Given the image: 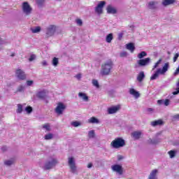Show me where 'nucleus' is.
I'll return each mask as SVG.
<instances>
[{
    "instance_id": "obj_46",
    "label": "nucleus",
    "mask_w": 179,
    "mask_h": 179,
    "mask_svg": "<svg viewBox=\"0 0 179 179\" xmlns=\"http://www.w3.org/2000/svg\"><path fill=\"white\" fill-rule=\"evenodd\" d=\"M164 105L167 107V106H170V99H166L164 100Z\"/></svg>"
},
{
    "instance_id": "obj_16",
    "label": "nucleus",
    "mask_w": 179,
    "mask_h": 179,
    "mask_svg": "<svg viewBox=\"0 0 179 179\" xmlns=\"http://www.w3.org/2000/svg\"><path fill=\"white\" fill-rule=\"evenodd\" d=\"M157 173H159L157 169L152 170L148 176V179H157Z\"/></svg>"
},
{
    "instance_id": "obj_18",
    "label": "nucleus",
    "mask_w": 179,
    "mask_h": 179,
    "mask_svg": "<svg viewBox=\"0 0 179 179\" xmlns=\"http://www.w3.org/2000/svg\"><path fill=\"white\" fill-rule=\"evenodd\" d=\"M36 96L41 100H45L47 94H45V91H40L36 94Z\"/></svg>"
},
{
    "instance_id": "obj_1",
    "label": "nucleus",
    "mask_w": 179,
    "mask_h": 179,
    "mask_svg": "<svg viewBox=\"0 0 179 179\" xmlns=\"http://www.w3.org/2000/svg\"><path fill=\"white\" fill-rule=\"evenodd\" d=\"M113 66H114V63L113 62V60L108 59V60L106 61L101 65L100 74L102 76H107L110 75V73L111 72V69H113Z\"/></svg>"
},
{
    "instance_id": "obj_8",
    "label": "nucleus",
    "mask_w": 179,
    "mask_h": 179,
    "mask_svg": "<svg viewBox=\"0 0 179 179\" xmlns=\"http://www.w3.org/2000/svg\"><path fill=\"white\" fill-rule=\"evenodd\" d=\"M65 108H66V106L62 102H59L57 103L55 111L58 115H61V114L64 113Z\"/></svg>"
},
{
    "instance_id": "obj_22",
    "label": "nucleus",
    "mask_w": 179,
    "mask_h": 179,
    "mask_svg": "<svg viewBox=\"0 0 179 179\" xmlns=\"http://www.w3.org/2000/svg\"><path fill=\"white\" fill-rule=\"evenodd\" d=\"M127 50H129L131 52H134L135 51V45L134 43H130L126 45Z\"/></svg>"
},
{
    "instance_id": "obj_6",
    "label": "nucleus",
    "mask_w": 179,
    "mask_h": 179,
    "mask_svg": "<svg viewBox=\"0 0 179 179\" xmlns=\"http://www.w3.org/2000/svg\"><path fill=\"white\" fill-rule=\"evenodd\" d=\"M57 31V26L54 24L49 25L45 29V38L52 37Z\"/></svg>"
},
{
    "instance_id": "obj_20",
    "label": "nucleus",
    "mask_w": 179,
    "mask_h": 179,
    "mask_svg": "<svg viewBox=\"0 0 179 179\" xmlns=\"http://www.w3.org/2000/svg\"><path fill=\"white\" fill-rule=\"evenodd\" d=\"M143 79H145V72L141 71L137 76V80L141 83L143 82Z\"/></svg>"
},
{
    "instance_id": "obj_13",
    "label": "nucleus",
    "mask_w": 179,
    "mask_h": 179,
    "mask_svg": "<svg viewBox=\"0 0 179 179\" xmlns=\"http://www.w3.org/2000/svg\"><path fill=\"white\" fill-rule=\"evenodd\" d=\"M113 171L118 173L120 176L122 174V166L118 164H115L111 166Z\"/></svg>"
},
{
    "instance_id": "obj_54",
    "label": "nucleus",
    "mask_w": 179,
    "mask_h": 179,
    "mask_svg": "<svg viewBox=\"0 0 179 179\" xmlns=\"http://www.w3.org/2000/svg\"><path fill=\"white\" fill-rule=\"evenodd\" d=\"M158 104H164V100L160 99L157 101Z\"/></svg>"
},
{
    "instance_id": "obj_40",
    "label": "nucleus",
    "mask_w": 179,
    "mask_h": 179,
    "mask_svg": "<svg viewBox=\"0 0 179 179\" xmlns=\"http://www.w3.org/2000/svg\"><path fill=\"white\" fill-rule=\"evenodd\" d=\"M52 138H54V135H52V134H48L45 135V139L46 141H50V139H52Z\"/></svg>"
},
{
    "instance_id": "obj_14",
    "label": "nucleus",
    "mask_w": 179,
    "mask_h": 179,
    "mask_svg": "<svg viewBox=\"0 0 179 179\" xmlns=\"http://www.w3.org/2000/svg\"><path fill=\"white\" fill-rule=\"evenodd\" d=\"M120 106H112L110 108H108V114H115V113H118L120 111Z\"/></svg>"
},
{
    "instance_id": "obj_37",
    "label": "nucleus",
    "mask_w": 179,
    "mask_h": 179,
    "mask_svg": "<svg viewBox=\"0 0 179 179\" xmlns=\"http://www.w3.org/2000/svg\"><path fill=\"white\" fill-rule=\"evenodd\" d=\"M71 125L73 127H75V128H76L78 127H80L82 125V123H80V122H78V121H75V122H71Z\"/></svg>"
},
{
    "instance_id": "obj_10",
    "label": "nucleus",
    "mask_w": 179,
    "mask_h": 179,
    "mask_svg": "<svg viewBox=\"0 0 179 179\" xmlns=\"http://www.w3.org/2000/svg\"><path fill=\"white\" fill-rule=\"evenodd\" d=\"M15 76L20 80H26V73L23 70L18 69L15 71Z\"/></svg>"
},
{
    "instance_id": "obj_15",
    "label": "nucleus",
    "mask_w": 179,
    "mask_h": 179,
    "mask_svg": "<svg viewBox=\"0 0 179 179\" xmlns=\"http://www.w3.org/2000/svg\"><path fill=\"white\" fill-rule=\"evenodd\" d=\"M158 3H159L157 1H150L148 2V8L151 10H156V9H157Z\"/></svg>"
},
{
    "instance_id": "obj_2",
    "label": "nucleus",
    "mask_w": 179,
    "mask_h": 179,
    "mask_svg": "<svg viewBox=\"0 0 179 179\" xmlns=\"http://www.w3.org/2000/svg\"><path fill=\"white\" fill-rule=\"evenodd\" d=\"M169 63H165L163 66L162 69L159 68L157 69V71L155 72V73L150 77V80H156L157 78H159V75H164L167 71H169Z\"/></svg>"
},
{
    "instance_id": "obj_7",
    "label": "nucleus",
    "mask_w": 179,
    "mask_h": 179,
    "mask_svg": "<svg viewBox=\"0 0 179 179\" xmlns=\"http://www.w3.org/2000/svg\"><path fill=\"white\" fill-rule=\"evenodd\" d=\"M32 10L33 8H31V6H30V4L27 1L22 3V12L24 15L29 16V15L31 14Z\"/></svg>"
},
{
    "instance_id": "obj_31",
    "label": "nucleus",
    "mask_w": 179,
    "mask_h": 179,
    "mask_svg": "<svg viewBox=\"0 0 179 179\" xmlns=\"http://www.w3.org/2000/svg\"><path fill=\"white\" fill-rule=\"evenodd\" d=\"M148 53H146V52L142 51L141 52L138 53L137 57L139 59H142V58H144V57H146Z\"/></svg>"
},
{
    "instance_id": "obj_53",
    "label": "nucleus",
    "mask_w": 179,
    "mask_h": 179,
    "mask_svg": "<svg viewBox=\"0 0 179 179\" xmlns=\"http://www.w3.org/2000/svg\"><path fill=\"white\" fill-rule=\"evenodd\" d=\"M147 111L149 113V114H152L153 113L154 110L152 108H147Z\"/></svg>"
},
{
    "instance_id": "obj_5",
    "label": "nucleus",
    "mask_w": 179,
    "mask_h": 179,
    "mask_svg": "<svg viewBox=\"0 0 179 179\" xmlns=\"http://www.w3.org/2000/svg\"><path fill=\"white\" fill-rule=\"evenodd\" d=\"M58 164V159L55 158H50L48 159L43 166L44 170H51L52 167H55Z\"/></svg>"
},
{
    "instance_id": "obj_38",
    "label": "nucleus",
    "mask_w": 179,
    "mask_h": 179,
    "mask_svg": "<svg viewBox=\"0 0 179 179\" xmlns=\"http://www.w3.org/2000/svg\"><path fill=\"white\" fill-rule=\"evenodd\" d=\"M41 30V28L40 27H36L35 28L31 29V31L32 33H38Z\"/></svg>"
},
{
    "instance_id": "obj_36",
    "label": "nucleus",
    "mask_w": 179,
    "mask_h": 179,
    "mask_svg": "<svg viewBox=\"0 0 179 179\" xmlns=\"http://www.w3.org/2000/svg\"><path fill=\"white\" fill-rule=\"evenodd\" d=\"M162 59H159L156 63L153 66L152 68V71H155L156 69V68H157L159 66V65H160V64H162Z\"/></svg>"
},
{
    "instance_id": "obj_58",
    "label": "nucleus",
    "mask_w": 179,
    "mask_h": 179,
    "mask_svg": "<svg viewBox=\"0 0 179 179\" xmlns=\"http://www.w3.org/2000/svg\"><path fill=\"white\" fill-rule=\"evenodd\" d=\"M11 57H15V53H13V54L11 55Z\"/></svg>"
},
{
    "instance_id": "obj_61",
    "label": "nucleus",
    "mask_w": 179,
    "mask_h": 179,
    "mask_svg": "<svg viewBox=\"0 0 179 179\" xmlns=\"http://www.w3.org/2000/svg\"><path fill=\"white\" fill-rule=\"evenodd\" d=\"M57 1H61V0H57Z\"/></svg>"
},
{
    "instance_id": "obj_24",
    "label": "nucleus",
    "mask_w": 179,
    "mask_h": 179,
    "mask_svg": "<svg viewBox=\"0 0 179 179\" xmlns=\"http://www.w3.org/2000/svg\"><path fill=\"white\" fill-rule=\"evenodd\" d=\"M78 96H80L84 101H89V96L83 92H79Z\"/></svg>"
},
{
    "instance_id": "obj_55",
    "label": "nucleus",
    "mask_w": 179,
    "mask_h": 179,
    "mask_svg": "<svg viewBox=\"0 0 179 179\" xmlns=\"http://www.w3.org/2000/svg\"><path fill=\"white\" fill-rule=\"evenodd\" d=\"M76 79H78V80H80V79L82 78V75H80V74H77V75L76 76Z\"/></svg>"
},
{
    "instance_id": "obj_47",
    "label": "nucleus",
    "mask_w": 179,
    "mask_h": 179,
    "mask_svg": "<svg viewBox=\"0 0 179 179\" xmlns=\"http://www.w3.org/2000/svg\"><path fill=\"white\" fill-rule=\"evenodd\" d=\"M173 121H179V114L174 115L172 117Z\"/></svg>"
},
{
    "instance_id": "obj_41",
    "label": "nucleus",
    "mask_w": 179,
    "mask_h": 179,
    "mask_svg": "<svg viewBox=\"0 0 179 179\" xmlns=\"http://www.w3.org/2000/svg\"><path fill=\"white\" fill-rule=\"evenodd\" d=\"M25 111L27 114H31V113L33 112V108H31V106H27L25 108Z\"/></svg>"
},
{
    "instance_id": "obj_17",
    "label": "nucleus",
    "mask_w": 179,
    "mask_h": 179,
    "mask_svg": "<svg viewBox=\"0 0 179 179\" xmlns=\"http://www.w3.org/2000/svg\"><path fill=\"white\" fill-rule=\"evenodd\" d=\"M107 13H110L112 15H115L117 13V9L113 7L111 5H108L106 8Z\"/></svg>"
},
{
    "instance_id": "obj_45",
    "label": "nucleus",
    "mask_w": 179,
    "mask_h": 179,
    "mask_svg": "<svg viewBox=\"0 0 179 179\" xmlns=\"http://www.w3.org/2000/svg\"><path fill=\"white\" fill-rule=\"evenodd\" d=\"M36 55H31L29 61V62H32V61H34V59H36Z\"/></svg>"
},
{
    "instance_id": "obj_50",
    "label": "nucleus",
    "mask_w": 179,
    "mask_h": 179,
    "mask_svg": "<svg viewBox=\"0 0 179 179\" xmlns=\"http://www.w3.org/2000/svg\"><path fill=\"white\" fill-rule=\"evenodd\" d=\"M179 73V66L176 69V70L175 71V72L173 73L174 76H177V75H178Z\"/></svg>"
},
{
    "instance_id": "obj_28",
    "label": "nucleus",
    "mask_w": 179,
    "mask_h": 179,
    "mask_svg": "<svg viewBox=\"0 0 179 179\" xmlns=\"http://www.w3.org/2000/svg\"><path fill=\"white\" fill-rule=\"evenodd\" d=\"M168 155H169V157L171 159H174V157H176V155H177V151L170 150L168 152Z\"/></svg>"
},
{
    "instance_id": "obj_32",
    "label": "nucleus",
    "mask_w": 179,
    "mask_h": 179,
    "mask_svg": "<svg viewBox=\"0 0 179 179\" xmlns=\"http://www.w3.org/2000/svg\"><path fill=\"white\" fill-rule=\"evenodd\" d=\"M58 64H59L58 58L54 57L52 60V65H53V66H58Z\"/></svg>"
},
{
    "instance_id": "obj_19",
    "label": "nucleus",
    "mask_w": 179,
    "mask_h": 179,
    "mask_svg": "<svg viewBox=\"0 0 179 179\" xmlns=\"http://www.w3.org/2000/svg\"><path fill=\"white\" fill-rule=\"evenodd\" d=\"M129 93L130 94H131V96H134V97H135V99H139L141 94H139V92H138L136 90H135V89L131 88L129 90Z\"/></svg>"
},
{
    "instance_id": "obj_56",
    "label": "nucleus",
    "mask_w": 179,
    "mask_h": 179,
    "mask_svg": "<svg viewBox=\"0 0 179 179\" xmlns=\"http://www.w3.org/2000/svg\"><path fill=\"white\" fill-rule=\"evenodd\" d=\"M92 167H93V164H92V163L88 164L87 168L88 169H92Z\"/></svg>"
},
{
    "instance_id": "obj_11",
    "label": "nucleus",
    "mask_w": 179,
    "mask_h": 179,
    "mask_svg": "<svg viewBox=\"0 0 179 179\" xmlns=\"http://www.w3.org/2000/svg\"><path fill=\"white\" fill-rule=\"evenodd\" d=\"M142 135H143V133H142L141 131H135L131 133V138H133L134 141H138L142 138Z\"/></svg>"
},
{
    "instance_id": "obj_25",
    "label": "nucleus",
    "mask_w": 179,
    "mask_h": 179,
    "mask_svg": "<svg viewBox=\"0 0 179 179\" xmlns=\"http://www.w3.org/2000/svg\"><path fill=\"white\" fill-rule=\"evenodd\" d=\"M88 122H90V124H99L100 121H99V119L92 117L88 120Z\"/></svg>"
},
{
    "instance_id": "obj_26",
    "label": "nucleus",
    "mask_w": 179,
    "mask_h": 179,
    "mask_svg": "<svg viewBox=\"0 0 179 179\" xmlns=\"http://www.w3.org/2000/svg\"><path fill=\"white\" fill-rule=\"evenodd\" d=\"M17 114H22L23 113V105L19 103L17 104V108L16 110Z\"/></svg>"
},
{
    "instance_id": "obj_4",
    "label": "nucleus",
    "mask_w": 179,
    "mask_h": 179,
    "mask_svg": "<svg viewBox=\"0 0 179 179\" xmlns=\"http://www.w3.org/2000/svg\"><path fill=\"white\" fill-rule=\"evenodd\" d=\"M68 165L71 173L73 174H76L78 168L76 166V162L75 161V158L73 157H69L68 158Z\"/></svg>"
},
{
    "instance_id": "obj_52",
    "label": "nucleus",
    "mask_w": 179,
    "mask_h": 179,
    "mask_svg": "<svg viewBox=\"0 0 179 179\" xmlns=\"http://www.w3.org/2000/svg\"><path fill=\"white\" fill-rule=\"evenodd\" d=\"M123 36H124L123 33L118 34V40H122Z\"/></svg>"
},
{
    "instance_id": "obj_33",
    "label": "nucleus",
    "mask_w": 179,
    "mask_h": 179,
    "mask_svg": "<svg viewBox=\"0 0 179 179\" xmlns=\"http://www.w3.org/2000/svg\"><path fill=\"white\" fill-rule=\"evenodd\" d=\"M92 85L94 86L96 89H99L100 87V85L99 84V81L96 79L92 80Z\"/></svg>"
},
{
    "instance_id": "obj_12",
    "label": "nucleus",
    "mask_w": 179,
    "mask_h": 179,
    "mask_svg": "<svg viewBox=\"0 0 179 179\" xmlns=\"http://www.w3.org/2000/svg\"><path fill=\"white\" fill-rule=\"evenodd\" d=\"M138 64L139 66H146L149 64H150V58L147 57L145 59H141L138 61Z\"/></svg>"
},
{
    "instance_id": "obj_23",
    "label": "nucleus",
    "mask_w": 179,
    "mask_h": 179,
    "mask_svg": "<svg viewBox=\"0 0 179 179\" xmlns=\"http://www.w3.org/2000/svg\"><path fill=\"white\" fill-rule=\"evenodd\" d=\"M174 2H176V0H163L162 5L163 6H169V5H172V3H174Z\"/></svg>"
},
{
    "instance_id": "obj_29",
    "label": "nucleus",
    "mask_w": 179,
    "mask_h": 179,
    "mask_svg": "<svg viewBox=\"0 0 179 179\" xmlns=\"http://www.w3.org/2000/svg\"><path fill=\"white\" fill-rule=\"evenodd\" d=\"M13 163H15V159H8V160L4 161L5 166H12Z\"/></svg>"
},
{
    "instance_id": "obj_43",
    "label": "nucleus",
    "mask_w": 179,
    "mask_h": 179,
    "mask_svg": "<svg viewBox=\"0 0 179 179\" xmlns=\"http://www.w3.org/2000/svg\"><path fill=\"white\" fill-rule=\"evenodd\" d=\"M43 129H46V131H51V127L50 126V124H45L43 125Z\"/></svg>"
},
{
    "instance_id": "obj_3",
    "label": "nucleus",
    "mask_w": 179,
    "mask_h": 179,
    "mask_svg": "<svg viewBox=\"0 0 179 179\" xmlns=\"http://www.w3.org/2000/svg\"><path fill=\"white\" fill-rule=\"evenodd\" d=\"M110 146H112V148L114 149L124 148V146H125V140H124L122 138H117L111 142Z\"/></svg>"
},
{
    "instance_id": "obj_44",
    "label": "nucleus",
    "mask_w": 179,
    "mask_h": 179,
    "mask_svg": "<svg viewBox=\"0 0 179 179\" xmlns=\"http://www.w3.org/2000/svg\"><path fill=\"white\" fill-rule=\"evenodd\" d=\"M76 23H77L78 26H82L83 24V22L80 19H77Z\"/></svg>"
},
{
    "instance_id": "obj_39",
    "label": "nucleus",
    "mask_w": 179,
    "mask_h": 179,
    "mask_svg": "<svg viewBox=\"0 0 179 179\" xmlns=\"http://www.w3.org/2000/svg\"><path fill=\"white\" fill-rule=\"evenodd\" d=\"M95 136L94 130H91L88 132V137L90 138H93Z\"/></svg>"
},
{
    "instance_id": "obj_57",
    "label": "nucleus",
    "mask_w": 179,
    "mask_h": 179,
    "mask_svg": "<svg viewBox=\"0 0 179 179\" xmlns=\"http://www.w3.org/2000/svg\"><path fill=\"white\" fill-rule=\"evenodd\" d=\"M1 150H6V147L3 146V147L1 148Z\"/></svg>"
},
{
    "instance_id": "obj_60",
    "label": "nucleus",
    "mask_w": 179,
    "mask_h": 179,
    "mask_svg": "<svg viewBox=\"0 0 179 179\" xmlns=\"http://www.w3.org/2000/svg\"><path fill=\"white\" fill-rule=\"evenodd\" d=\"M168 54H170V52H168Z\"/></svg>"
},
{
    "instance_id": "obj_48",
    "label": "nucleus",
    "mask_w": 179,
    "mask_h": 179,
    "mask_svg": "<svg viewBox=\"0 0 179 179\" xmlns=\"http://www.w3.org/2000/svg\"><path fill=\"white\" fill-rule=\"evenodd\" d=\"M42 66H48V62L46 60H43L41 62Z\"/></svg>"
},
{
    "instance_id": "obj_42",
    "label": "nucleus",
    "mask_w": 179,
    "mask_h": 179,
    "mask_svg": "<svg viewBox=\"0 0 179 179\" xmlns=\"http://www.w3.org/2000/svg\"><path fill=\"white\" fill-rule=\"evenodd\" d=\"M120 57L121 58H125L127 57H128V52L124 51V52H121L120 54Z\"/></svg>"
},
{
    "instance_id": "obj_49",
    "label": "nucleus",
    "mask_w": 179,
    "mask_h": 179,
    "mask_svg": "<svg viewBox=\"0 0 179 179\" xmlns=\"http://www.w3.org/2000/svg\"><path fill=\"white\" fill-rule=\"evenodd\" d=\"M179 54L176 53L173 57V62H176L177 59H178Z\"/></svg>"
},
{
    "instance_id": "obj_9",
    "label": "nucleus",
    "mask_w": 179,
    "mask_h": 179,
    "mask_svg": "<svg viewBox=\"0 0 179 179\" xmlns=\"http://www.w3.org/2000/svg\"><path fill=\"white\" fill-rule=\"evenodd\" d=\"M106 6V1H101L98 3V5L95 7V12L98 15H101L103 13V8Z\"/></svg>"
},
{
    "instance_id": "obj_51",
    "label": "nucleus",
    "mask_w": 179,
    "mask_h": 179,
    "mask_svg": "<svg viewBox=\"0 0 179 179\" xmlns=\"http://www.w3.org/2000/svg\"><path fill=\"white\" fill-rule=\"evenodd\" d=\"M33 83H34L33 80H27V86H31V85H33Z\"/></svg>"
},
{
    "instance_id": "obj_30",
    "label": "nucleus",
    "mask_w": 179,
    "mask_h": 179,
    "mask_svg": "<svg viewBox=\"0 0 179 179\" xmlns=\"http://www.w3.org/2000/svg\"><path fill=\"white\" fill-rule=\"evenodd\" d=\"M148 143H150V145H156L157 143H159V140L150 138L148 140Z\"/></svg>"
},
{
    "instance_id": "obj_34",
    "label": "nucleus",
    "mask_w": 179,
    "mask_h": 179,
    "mask_svg": "<svg viewBox=\"0 0 179 179\" xmlns=\"http://www.w3.org/2000/svg\"><path fill=\"white\" fill-rule=\"evenodd\" d=\"M113 34H109L106 36V43H111V41H113Z\"/></svg>"
},
{
    "instance_id": "obj_35",
    "label": "nucleus",
    "mask_w": 179,
    "mask_h": 179,
    "mask_svg": "<svg viewBox=\"0 0 179 179\" xmlns=\"http://www.w3.org/2000/svg\"><path fill=\"white\" fill-rule=\"evenodd\" d=\"M45 2V0H37L36 3L39 8H42V6L44 5V3Z\"/></svg>"
},
{
    "instance_id": "obj_21",
    "label": "nucleus",
    "mask_w": 179,
    "mask_h": 179,
    "mask_svg": "<svg viewBox=\"0 0 179 179\" xmlns=\"http://www.w3.org/2000/svg\"><path fill=\"white\" fill-rule=\"evenodd\" d=\"M164 122L162 120H155L151 122L152 127H157L159 125H163Z\"/></svg>"
},
{
    "instance_id": "obj_59",
    "label": "nucleus",
    "mask_w": 179,
    "mask_h": 179,
    "mask_svg": "<svg viewBox=\"0 0 179 179\" xmlns=\"http://www.w3.org/2000/svg\"><path fill=\"white\" fill-rule=\"evenodd\" d=\"M121 159H122V157H120L118 158V160H121Z\"/></svg>"
},
{
    "instance_id": "obj_27",
    "label": "nucleus",
    "mask_w": 179,
    "mask_h": 179,
    "mask_svg": "<svg viewBox=\"0 0 179 179\" xmlns=\"http://www.w3.org/2000/svg\"><path fill=\"white\" fill-rule=\"evenodd\" d=\"M24 92V85H19L15 93H23Z\"/></svg>"
}]
</instances>
